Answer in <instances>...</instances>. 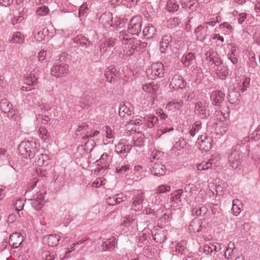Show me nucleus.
<instances>
[{"instance_id": "8fccbe9b", "label": "nucleus", "mask_w": 260, "mask_h": 260, "mask_svg": "<svg viewBox=\"0 0 260 260\" xmlns=\"http://www.w3.org/2000/svg\"><path fill=\"white\" fill-rule=\"evenodd\" d=\"M41 256L45 260H54L55 257L53 253L48 251H43L41 254Z\"/></svg>"}, {"instance_id": "3c124183", "label": "nucleus", "mask_w": 260, "mask_h": 260, "mask_svg": "<svg viewBox=\"0 0 260 260\" xmlns=\"http://www.w3.org/2000/svg\"><path fill=\"white\" fill-rule=\"evenodd\" d=\"M48 31V29L46 28H44L43 29V31H39L37 32V35H35V38L36 39L37 41L40 42L42 40H43L45 37V35L44 32H46Z\"/></svg>"}, {"instance_id": "6ab92c4d", "label": "nucleus", "mask_w": 260, "mask_h": 260, "mask_svg": "<svg viewBox=\"0 0 260 260\" xmlns=\"http://www.w3.org/2000/svg\"><path fill=\"white\" fill-rule=\"evenodd\" d=\"M151 172L154 176H160L166 173V167L159 162H156L151 165Z\"/></svg>"}, {"instance_id": "338daca9", "label": "nucleus", "mask_w": 260, "mask_h": 260, "mask_svg": "<svg viewBox=\"0 0 260 260\" xmlns=\"http://www.w3.org/2000/svg\"><path fill=\"white\" fill-rule=\"evenodd\" d=\"M228 59H230L234 64H236L238 62V59L235 57L234 50H232L231 53L228 54Z\"/></svg>"}, {"instance_id": "72a5a7b5", "label": "nucleus", "mask_w": 260, "mask_h": 260, "mask_svg": "<svg viewBox=\"0 0 260 260\" xmlns=\"http://www.w3.org/2000/svg\"><path fill=\"white\" fill-rule=\"evenodd\" d=\"M217 74L219 79L224 80L229 74V69L226 66L221 65L217 68Z\"/></svg>"}, {"instance_id": "69168bd1", "label": "nucleus", "mask_w": 260, "mask_h": 260, "mask_svg": "<svg viewBox=\"0 0 260 260\" xmlns=\"http://www.w3.org/2000/svg\"><path fill=\"white\" fill-rule=\"evenodd\" d=\"M219 28H226L227 31H229L230 32H232V31L233 30L232 26L226 22L221 23L219 25Z\"/></svg>"}, {"instance_id": "c85d7f7f", "label": "nucleus", "mask_w": 260, "mask_h": 260, "mask_svg": "<svg viewBox=\"0 0 260 260\" xmlns=\"http://www.w3.org/2000/svg\"><path fill=\"white\" fill-rule=\"evenodd\" d=\"M198 204H193L192 208V214L196 216H203L206 214L207 211V208L204 206Z\"/></svg>"}, {"instance_id": "603ef678", "label": "nucleus", "mask_w": 260, "mask_h": 260, "mask_svg": "<svg viewBox=\"0 0 260 260\" xmlns=\"http://www.w3.org/2000/svg\"><path fill=\"white\" fill-rule=\"evenodd\" d=\"M49 12V9L47 7L43 6L40 7H39L36 13L37 15L40 16H44L46 15L48 12Z\"/></svg>"}, {"instance_id": "f704fd0d", "label": "nucleus", "mask_w": 260, "mask_h": 260, "mask_svg": "<svg viewBox=\"0 0 260 260\" xmlns=\"http://www.w3.org/2000/svg\"><path fill=\"white\" fill-rule=\"evenodd\" d=\"M142 88L144 91L146 92L150 93L152 94H154L158 89L157 85L153 82L143 85Z\"/></svg>"}, {"instance_id": "aec40b11", "label": "nucleus", "mask_w": 260, "mask_h": 260, "mask_svg": "<svg viewBox=\"0 0 260 260\" xmlns=\"http://www.w3.org/2000/svg\"><path fill=\"white\" fill-rule=\"evenodd\" d=\"M100 21L105 27H109L110 26L114 27L112 15L110 13H105L101 15L100 18Z\"/></svg>"}, {"instance_id": "ddd939ff", "label": "nucleus", "mask_w": 260, "mask_h": 260, "mask_svg": "<svg viewBox=\"0 0 260 260\" xmlns=\"http://www.w3.org/2000/svg\"><path fill=\"white\" fill-rule=\"evenodd\" d=\"M186 85V82L183 78L179 75H175L172 78L170 86L174 89H182Z\"/></svg>"}, {"instance_id": "423d86ee", "label": "nucleus", "mask_w": 260, "mask_h": 260, "mask_svg": "<svg viewBox=\"0 0 260 260\" xmlns=\"http://www.w3.org/2000/svg\"><path fill=\"white\" fill-rule=\"evenodd\" d=\"M242 158L241 151L239 150L233 148L230 154L228 156V161L230 166L233 169L240 170Z\"/></svg>"}, {"instance_id": "cd10ccee", "label": "nucleus", "mask_w": 260, "mask_h": 260, "mask_svg": "<svg viewBox=\"0 0 260 260\" xmlns=\"http://www.w3.org/2000/svg\"><path fill=\"white\" fill-rule=\"evenodd\" d=\"M38 76L37 73H30L25 77L24 84L33 87L38 83Z\"/></svg>"}, {"instance_id": "5701e85b", "label": "nucleus", "mask_w": 260, "mask_h": 260, "mask_svg": "<svg viewBox=\"0 0 260 260\" xmlns=\"http://www.w3.org/2000/svg\"><path fill=\"white\" fill-rule=\"evenodd\" d=\"M144 126L147 128H152L156 124L158 118L153 115H146L143 117Z\"/></svg>"}, {"instance_id": "f257e3e1", "label": "nucleus", "mask_w": 260, "mask_h": 260, "mask_svg": "<svg viewBox=\"0 0 260 260\" xmlns=\"http://www.w3.org/2000/svg\"><path fill=\"white\" fill-rule=\"evenodd\" d=\"M119 39L122 44L125 45L123 47V55L127 57L133 55L135 52H140L141 49L145 48L147 46L146 43L131 37V35L124 31L119 32Z\"/></svg>"}, {"instance_id": "09e8293b", "label": "nucleus", "mask_w": 260, "mask_h": 260, "mask_svg": "<svg viewBox=\"0 0 260 260\" xmlns=\"http://www.w3.org/2000/svg\"><path fill=\"white\" fill-rule=\"evenodd\" d=\"M171 190V187L167 185H161L156 189V193L160 194L169 192Z\"/></svg>"}, {"instance_id": "de8ad7c7", "label": "nucleus", "mask_w": 260, "mask_h": 260, "mask_svg": "<svg viewBox=\"0 0 260 260\" xmlns=\"http://www.w3.org/2000/svg\"><path fill=\"white\" fill-rule=\"evenodd\" d=\"M192 72L193 74H196L197 76V78L201 80L202 78H203V73L201 68L199 67H193Z\"/></svg>"}, {"instance_id": "9d476101", "label": "nucleus", "mask_w": 260, "mask_h": 260, "mask_svg": "<svg viewBox=\"0 0 260 260\" xmlns=\"http://www.w3.org/2000/svg\"><path fill=\"white\" fill-rule=\"evenodd\" d=\"M144 193L141 191H137L132 199V207L135 211L142 209V202L144 200Z\"/></svg>"}, {"instance_id": "7c9ffc66", "label": "nucleus", "mask_w": 260, "mask_h": 260, "mask_svg": "<svg viewBox=\"0 0 260 260\" xmlns=\"http://www.w3.org/2000/svg\"><path fill=\"white\" fill-rule=\"evenodd\" d=\"M172 41V36L169 34L162 37L161 41L160 43V51L161 53H164L166 52L167 48L169 47Z\"/></svg>"}, {"instance_id": "79ce46f5", "label": "nucleus", "mask_w": 260, "mask_h": 260, "mask_svg": "<svg viewBox=\"0 0 260 260\" xmlns=\"http://www.w3.org/2000/svg\"><path fill=\"white\" fill-rule=\"evenodd\" d=\"M179 5L175 2L171 1L167 2L166 9L168 12H175L178 10Z\"/></svg>"}, {"instance_id": "c756f323", "label": "nucleus", "mask_w": 260, "mask_h": 260, "mask_svg": "<svg viewBox=\"0 0 260 260\" xmlns=\"http://www.w3.org/2000/svg\"><path fill=\"white\" fill-rule=\"evenodd\" d=\"M116 39L113 38H109L106 39L104 42H103L100 46V51L105 52L108 51V49L111 50V49L114 46L115 44Z\"/></svg>"}, {"instance_id": "a19ab883", "label": "nucleus", "mask_w": 260, "mask_h": 260, "mask_svg": "<svg viewBox=\"0 0 260 260\" xmlns=\"http://www.w3.org/2000/svg\"><path fill=\"white\" fill-rule=\"evenodd\" d=\"M39 136L45 142H47L49 140V135L45 128L40 127L39 129Z\"/></svg>"}, {"instance_id": "5fc2aeb1", "label": "nucleus", "mask_w": 260, "mask_h": 260, "mask_svg": "<svg viewBox=\"0 0 260 260\" xmlns=\"http://www.w3.org/2000/svg\"><path fill=\"white\" fill-rule=\"evenodd\" d=\"M119 147H120V153H121L129 152L132 147L131 145H122L121 144L118 145V149Z\"/></svg>"}, {"instance_id": "412c9836", "label": "nucleus", "mask_w": 260, "mask_h": 260, "mask_svg": "<svg viewBox=\"0 0 260 260\" xmlns=\"http://www.w3.org/2000/svg\"><path fill=\"white\" fill-rule=\"evenodd\" d=\"M225 94L221 91H213L210 95V99L213 102L212 104L217 106L218 104L221 103L224 99Z\"/></svg>"}, {"instance_id": "2f4dec72", "label": "nucleus", "mask_w": 260, "mask_h": 260, "mask_svg": "<svg viewBox=\"0 0 260 260\" xmlns=\"http://www.w3.org/2000/svg\"><path fill=\"white\" fill-rule=\"evenodd\" d=\"M35 157L36 164L39 166L47 165L48 164V160L49 159L46 154L41 153L39 155H35Z\"/></svg>"}, {"instance_id": "bf43d9fd", "label": "nucleus", "mask_w": 260, "mask_h": 260, "mask_svg": "<svg viewBox=\"0 0 260 260\" xmlns=\"http://www.w3.org/2000/svg\"><path fill=\"white\" fill-rule=\"evenodd\" d=\"M88 132L87 131H84V134H83V136H82L81 140H80V142L81 143L83 142V141H86L88 139H91L90 137H88L89 135H92V130L90 129V128L88 126Z\"/></svg>"}, {"instance_id": "f03ea898", "label": "nucleus", "mask_w": 260, "mask_h": 260, "mask_svg": "<svg viewBox=\"0 0 260 260\" xmlns=\"http://www.w3.org/2000/svg\"><path fill=\"white\" fill-rule=\"evenodd\" d=\"M210 103L206 100L198 101L194 104V112L201 119H206L210 115Z\"/></svg>"}, {"instance_id": "37998d69", "label": "nucleus", "mask_w": 260, "mask_h": 260, "mask_svg": "<svg viewBox=\"0 0 260 260\" xmlns=\"http://www.w3.org/2000/svg\"><path fill=\"white\" fill-rule=\"evenodd\" d=\"M24 40V37L20 32L17 31L13 34L11 42L13 43H22Z\"/></svg>"}, {"instance_id": "e2e57ef3", "label": "nucleus", "mask_w": 260, "mask_h": 260, "mask_svg": "<svg viewBox=\"0 0 260 260\" xmlns=\"http://www.w3.org/2000/svg\"><path fill=\"white\" fill-rule=\"evenodd\" d=\"M251 140L257 141L260 139V129L254 131L251 135Z\"/></svg>"}, {"instance_id": "864d4df0", "label": "nucleus", "mask_w": 260, "mask_h": 260, "mask_svg": "<svg viewBox=\"0 0 260 260\" xmlns=\"http://www.w3.org/2000/svg\"><path fill=\"white\" fill-rule=\"evenodd\" d=\"M82 143L84 144L85 146L87 148V150L90 149V151L92 150L94 146L95 145L94 141L92 139H88L87 140L83 141Z\"/></svg>"}, {"instance_id": "c03bdc74", "label": "nucleus", "mask_w": 260, "mask_h": 260, "mask_svg": "<svg viewBox=\"0 0 260 260\" xmlns=\"http://www.w3.org/2000/svg\"><path fill=\"white\" fill-rule=\"evenodd\" d=\"M183 193L182 189H178L171 194L170 201L174 202L175 200H179L180 202V198Z\"/></svg>"}, {"instance_id": "0eeeda50", "label": "nucleus", "mask_w": 260, "mask_h": 260, "mask_svg": "<svg viewBox=\"0 0 260 260\" xmlns=\"http://www.w3.org/2000/svg\"><path fill=\"white\" fill-rule=\"evenodd\" d=\"M142 18L140 16L133 17L129 22L128 31L133 35L138 36L141 31Z\"/></svg>"}, {"instance_id": "f3484780", "label": "nucleus", "mask_w": 260, "mask_h": 260, "mask_svg": "<svg viewBox=\"0 0 260 260\" xmlns=\"http://www.w3.org/2000/svg\"><path fill=\"white\" fill-rule=\"evenodd\" d=\"M181 62L185 67L188 68L196 62L195 55L192 52H188L183 55L181 58Z\"/></svg>"}, {"instance_id": "b1692460", "label": "nucleus", "mask_w": 260, "mask_h": 260, "mask_svg": "<svg viewBox=\"0 0 260 260\" xmlns=\"http://www.w3.org/2000/svg\"><path fill=\"white\" fill-rule=\"evenodd\" d=\"M120 225L126 228L127 230L131 231V229L137 225V221L132 216L128 215L122 218Z\"/></svg>"}, {"instance_id": "6e6d98bb", "label": "nucleus", "mask_w": 260, "mask_h": 260, "mask_svg": "<svg viewBox=\"0 0 260 260\" xmlns=\"http://www.w3.org/2000/svg\"><path fill=\"white\" fill-rule=\"evenodd\" d=\"M187 250L184 245L181 243L178 244L176 248V252L178 254L183 255L185 254Z\"/></svg>"}, {"instance_id": "a878e982", "label": "nucleus", "mask_w": 260, "mask_h": 260, "mask_svg": "<svg viewBox=\"0 0 260 260\" xmlns=\"http://www.w3.org/2000/svg\"><path fill=\"white\" fill-rule=\"evenodd\" d=\"M75 43L79 44L83 48H87L90 45H92L88 39L82 35H80L73 39Z\"/></svg>"}, {"instance_id": "20e7f679", "label": "nucleus", "mask_w": 260, "mask_h": 260, "mask_svg": "<svg viewBox=\"0 0 260 260\" xmlns=\"http://www.w3.org/2000/svg\"><path fill=\"white\" fill-rule=\"evenodd\" d=\"M220 157L218 154L212 155L207 161H202L201 164H197L196 167L198 170H207L209 169H215L220 166Z\"/></svg>"}, {"instance_id": "a211bd4d", "label": "nucleus", "mask_w": 260, "mask_h": 260, "mask_svg": "<svg viewBox=\"0 0 260 260\" xmlns=\"http://www.w3.org/2000/svg\"><path fill=\"white\" fill-rule=\"evenodd\" d=\"M22 241V238L20 236V233H15L10 236L9 243L12 247L16 248L20 245Z\"/></svg>"}, {"instance_id": "58836bf2", "label": "nucleus", "mask_w": 260, "mask_h": 260, "mask_svg": "<svg viewBox=\"0 0 260 260\" xmlns=\"http://www.w3.org/2000/svg\"><path fill=\"white\" fill-rule=\"evenodd\" d=\"M106 137L107 139L104 140L107 144H113L114 136L111 128L109 126L105 127Z\"/></svg>"}, {"instance_id": "ea45409f", "label": "nucleus", "mask_w": 260, "mask_h": 260, "mask_svg": "<svg viewBox=\"0 0 260 260\" xmlns=\"http://www.w3.org/2000/svg\"><path fill=\"white\" fill-rule=\"evenodd\" d=\"M182 103L183 102H181V101L180 102H171L167 104L166 108L170 111L179 109L182 107Z\"/></svg>"}, {"instance_id": "0e129e2a", "label": "nucleus", "mask_w": 260, "mask_h": 260, "mask_svg": "<svg viewBox=\"0 0 260 260\" xmlns=\"http://www.w3.org/2000/svg\"><path fill=\"white\" fill-rule=\"evenodd\" d=\"M205 197L204 194L203 193H199L195 198V202L196 204L200 205L202 203H203L205 201Z\"/></svg>"}, {"instance_id": "1a4fd4ad", "label": "nucleus", "mask_w": 260, "mask_h": 260, "mask_svg": "<svg viewBox=\"0 0 260 260\" xmlns=\"http://www.w3.org/2000/svg\"><path fill=\"white\" fill-rule=\"evenodd\" d=\"M212 142L211 138L205 134L200 136L197 143L199 145V148L201 150L207 152L211 149L212 146Z\"/></svg>"}, {"instance_id": "a18cd8bd", "label": "nucleus", "mask_w": 260, "mask_h": 260, "mask_svg": "<svg viewBox=\"0 0 260 260\" xmlns=\"http://www.w3.org/2000/svg\"><path fill=\"white\" fill-rule=\"evenodd\" d=\"M227 98L231 104H235L238 101L237 94L234 91L230 92Z\"/></svg>"}, {"instance_id": "680f3d73", "label": "nucleus", "mask_w": 260, "mask_h": 260, "mask_svg": "<svg viewBox=\"0 0 260 260\" xmlns=\"http://www.w3.org/2000/svg\"><path fill=\"white\" fill-rule=\"evenodd\" d=\"M149 239L150 237L148 236L145 233H143L142 235L140 236L139 241L144 244H147L149 243Z\"/></svg>"}, {"instance_id": "774afa93", "label": "nucleus", "mask_w": 260, "mask_h": 260, "mask_svg": "<svg viewBox=\"0 0 260 260\" xmlns=\"http://www.w3.org/2000/svg\"><path fill=\"white\" fill-rule=\"evenodd\" d=\"M129 169V167L128 166L124 165L122 166L121 167H116V172L118 173L123 174L126 172Z\"/></svg>"}, {"instance_id": "4c0bfd02", "label": "nucleus", "mask_w": 260, "mask_h": 260, "mask_svg": "<svg viewBox=\"0 0 260 260\" xmlns=\"http://www.w3.org/2000/svg\"><path fill=\"white\" fill-rule=\"evenodd\" d=\"M186 144L185 141L184 139H179L176 143L174 145L172 148L171 151L172 153H175L176 150H180L183 148Z\"/></svg>"}, {"instance_id": "9b49d317", "label": "nucleus", "mask_w": 260, "mask_h": 260, "mask_svg": "<svg viewBox=\"0 0 260 260\" xmlns=\"http://www.w3.org/2000/svg\"><path fill=\"white\" fill-rule=\"evenodd\" d=\"M68 65L66 63H54L51 70L52 75L58 77L68 72Z\"/></svg>"}, {"instance_id": "4d7b16f0", "label": "nucleus", "mask_w": 260, "mask_h": 260, "mask_svg": "<svg viewBox=\"0 0 260 260\" xmlns=\"http://www.w3.org/2000/svg\"><path fill=\"white\" fill-rule=\"evenodd\" d=\"M108 155L107 154V153H104L101 156V158L96 161L97 163V166H100L101 164H108Z\"/></svg>"}, {"instance_id": "f8f14e48", "label": "nucleus", "mask_w": 260, "mask_h": 260, "mask_svg": "<svg viewBox=\"0 0 260 260\" xmlns=\"http://www.w3.org/2000/svg\"><path fill=\"white\" fill-rule=\"evenodd\" d=\"M0 110L6 114L8 118H12L15 114L12 105L6 99L0 101Z\"/></svg>"}, {"instance_id": "052dcab7", "label": "nucleus", "mask_w": 260, "mask_h": 260, "mask_svg": "<svg viewBox=\"0 0 260 260\" xmlns=\"http://www.w3.org/2000/svg\"><path fill=\"white\" fill-rule=\"evenodd\" d=\"M88 126V125H87L85 122H82L81 123H80V124L78 125V128H77L76 132H82V135H83L84 134V131L87 132Z\"/></svg>"}, {"instance_id": "e433bc0d", "label": "nucleus", "mask_w": 260, "mask_h": 260, "mask_svg": "<svg viewBox=\"0 0 260 260\" xmlns=\"http://www.w3.org/2000/svg\"><path fill=\"white\" fill-rule=\"evenodd\" d=\"M115 239L103 242L102 245V250L106 251L113 250L115 247Z\"/></svg>"}, {"instance_id": "39448f33", "label": "nucleus", "mask_w": 260, "mask_h": 260, "mask_svg": "<svg viewBox=\"0 0 260 260\" xmlns=\"http://www.w3.org/2000/svg\"><path fill=\"white\" fill-rule=\"evenodd\" d=\"M164 72L165 68L163 64L160 62H156L151 66L150 68L147 70L146 74L149 78L155 80L157 77H164Z\"/></svg>"}, {"instance_id": "13d9d810", "label": "nucleus", "mask_w": 260, "mask_h": 260, "mask_svg": "<svg viewBox=\"0 0 260 260\" xmlns=\"http://www.w3.org/2000/svg\"><path fill=\"white\" fill-rule=\"evenodd\" d=\"M24 200L21 199L17 200L15 204V210L17 211H19L23 209L24 205Z\"/></svg>"}, {"instance_id": "4468645a", "label": "nucleus", "mask_w": 260, "mask_h": 260, "mask_svg": "<svg viewBox=\"0 0 260 260\" xmlns=\"http://www.w3.org/2000/svg\"><path fill=\"white\" fill-rule=\"evenodd\" d=\"M151 233L153 240L156 242L161 243L166 240L167 231L162 230L161 228L159 226L154 228Z\"/></svg>"}, {"instance_id": "4be33fe9", "label": "nucleus", "mask_w": 260, "mask_h": 260, "mask_svg": "<svg viewBox=\"0 0 260 260\" xmlns=\"http://www.w3.org/2000/svg\"><path fill=\"white\" fill-rule=\"evenodd\" d=\"M59 237L56 234H50L45 236L43 238V242L49 246H55L58 244Z\"/></svg>"}, {"instance_id": "bb28decb", "label": "nucleus", "mask_w": 260, "mask_h": 260, "mask_svg": "<svg viewBox=\"0 0 260 260\" xmlns=\"http://www.w3.org/2000/svg\"><path fill=\"white\" fill-rule=\"evenodd\" d=\"M143 35L147 39L152 38L156 32V29L151 24H147L143 30Z\"/></svg>"}, {"instance_id": "49530a36", "label": "nucleus", "mask_w": 260, "mask_h": 260, "mask_svg": "<svg viewBox=\"0 0 260 260\" xmlns=\"http://www.w3.org/2000/svg\"><path fill=\"white\" fill-rule=\"evenodd\" d=\"M168 25L171 27H174L178 25L181 22V19L179 17H175L173 18H170L168 21Z\"/></svg>"}, {"instance_id": "473e14b6", "label": "nucleus", "mask_w": 260, "mask_h": 260, "mask_svg": "<svg viewBox=\"0 0 260 260\" xmlns=\"http://www.w3.org/2000/svg\"><path fill=\"white\" fill-rule=\"evenodd\" d=\"M243 205L241 202L238 199H234L233 201L232 211L235 216H238L241 212V209Z\"/></svg>"}, {"instance_id": "6e6552de", "label": "nucleus", "mask_w": 260, "mask_h": 260, "mask_svg": "<svg viewBox=\"0 0 260 260\" xmlns=\"http://www.w3.org/2000/svg\"><path fill=\"white\" fill-rule=\"evenodd\" d=\"M45 192H37L32 196L30 205L36 210H40L44 206L45 201L44 198Z\"/></svg>"}, {"instance_id": "2eb2a0df", "label": "nucleus", "mask_w": 260, "mask_h": 260, "mask_svg": "<svg viewBox=\"0 0 260 260\" xmlns=\"http://www.w3.org/2000/svg\"><path fill=\"white\" fill-rule=\"evenodd\" d=\"M208 26H205L204 25H199L196 27L194 30V34L197 40L204 41L207 36Z\"/></svg>"}, {"instance_id": "393cba45", "label": "nucleus", "mask_w": 260, "mask_h": 260, "mask_svg": "<svg viewBox=\"0 0 260 260\" xmlns=\"http://www.w3.org/2000/svg\"><path fill=\"white\" fill-rule=\"evenodd\" d=\"M132 107L129 103L121 105L119 108V115L120 117L127 119L131 115Z\"/></svg>"}, {"instance_id": "7ed1b4c3", "label": "nucleus", "mask_w": 260, "mask_h": 260, "mask_svg": "<svg viewBox=\"0 0 260 260\" xmlns=\"http://www.w3.org/2000/svg\"><path fill=\"white\" fill-rule=\"evenodd\" d=\"M34 143L28 141H22L18 146L19 154L24 158L31 159L34 158L36 151V148L33 147Z\"/></svg>"}, {"instance_id": "c9c22d12", "label": "nucleus", "mask_w": 260, "mask_h": 260, "mask_svg": "<svg viewBox=\"0 0 260 260\" xmlns=\"http://www.w3.org/2000/svg\"><path fill=\"white\" fill-rule=\"evenodd\" d=\"M202 229V225L198 220H192L189 225V230L191 232L200 233Z\"/></svg>"}, {"instance_id": "dca6fc26", "label": "nucleus", "mask_w": 260, "mask_h": 260, "mask_svg": "<svg viewBox=\"0 0 260 260\" xmlns=\"http://www.w3.org/2000/svg\"><path fill=\"white\" fill-rule=\"evenodd\" d=\"M120 75L119 71L116 70L113 66L108 67L105 72V76L109 82H112V80L117 79Z\"/></svg>"}]
</instances>
